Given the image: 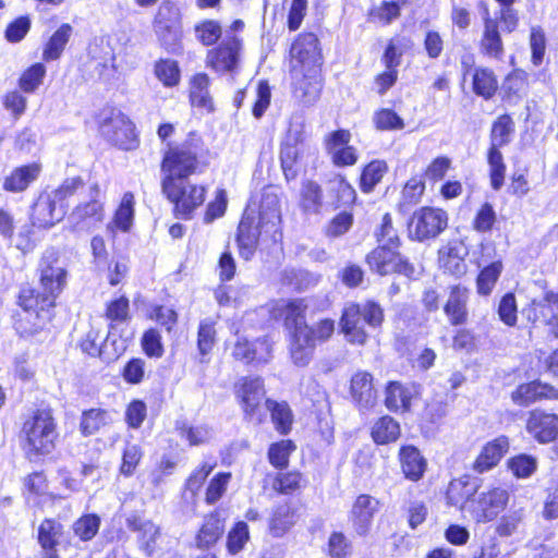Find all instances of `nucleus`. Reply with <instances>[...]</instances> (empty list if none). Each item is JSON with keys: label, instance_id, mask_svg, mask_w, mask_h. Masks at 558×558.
<instances>
[{"label": "nucleus", "instance_id": "f257e3e1", "mask_svg": "<svg viewBox=\"0 0 558 558\" xmlns=\"http://www.w3.org/2000/svg\"><path fill=\"white\" fill-rule=\"evenodd\" d=\"M39 274L41 292L26 289L20 294V305L26 315L20 322L19 329L24 336H36L45 330L51 320L56 299L66 286L68 274L54 250H47L43 254Z\"/></svg>", "mask_w": 558, "mask_h": 558}, {"label": "nucleus", "instance_id": "f03ea898", "mask_svg": "<svg viewBox=\"0 0 558 558\" xmlns=\"http://www.w3.org/2000/svg\"><path fill=\"white\" fill-rule=\"evenodd\" d=\"M384 322V310L374 302L367 301L363 304L349 303L344 306L340 319V328L348 342L352 344H365L368 335L364 325L372 328L379 327Z\"/></svg>", "mask_w": 558, "mask_h": 558}, {"label": "nucleus", "instance_id": "7ed1b4c3", "mask_svg": "<svg viewBox=\"0 0 558 558\" xmlns=\"http://www.w3.org/2000/svg\"><path fill=\"white\" fill-rule=\"evenodd\" d=\"M56 438V424L50 411L39 410L23 424V447L29 457L51 452Z\"/></svg>", "mask_w": 558, "mask_h": 558}, {"label": "nucleus", "instance_id": "20e7f679", "mask_svg": "<svg viewBox=\"0 0 558 558\" xmlns=\"http://www.w3.org/2000/svg\"><path fill=\"white\" fill-rule=\"evenodd\" d=\"M197 167V150L191 144H182L179 146L170 147L161 163V171L163 173L162 183L168 180L172 183H183L185 179L195 172Z\"/></svg>", "mask_w": 558, "mask_h": 558}, {"label": "nucleus", "instance_id": "39448f33", "mask_svg": "<svg viewBox=\"0 0 558 558\" xmlns=\"http://www.w3.org/2000/svg\"><path fill=\"white\" fill-rule=\"evenodd\" d=\"M99 132L106 141L120 149L132 150L138 146L135 126L121 111L111 110L104 114Z\"/></svg>", "mask_w": 558, "mask_h": 558}, {"label": "nucleus", "instance_id": "423d86ee", "mask_svg": "<svg viewBox=\"0 0 558 558\" xmlns=\"http://www.w3.org/2000/svg\"><path fill=\"white\" fill-rule=\"evenodd\" d=\"M448 226V215L445 210L434 207L416 209L409 222V238L424 242L437 238Z\"/></svg>", "mask_w": 558, "mask_h": 558}, {"label": "nucleus", "instance_id": "0eeeda50", "mask_svg": "<svg viewBox=\"0 0 558 558\" xmlns=\"http://www.w3.org/2000/svg\"><path fill=\"white\" fill-rule=\"evenodd\" d=\"M162 192L174 204L177 215L184 219H189L204 203L206 195L204 186L187 184L186 181L174 184L168 180L162 184Z\"/></svg>", "mask_w": 558, "mask_h": 558}, {"label": "nucleus", "instance_id": "6e6552de", "mask_svg": "<svg viewBox=\"0 0 558 558\" xmlns=\"http://www.w3.org/2000/svg\"><path fill=\"white\" fill-rule=\"evenodd\" d=\"M509 492L504 487H492L481 492L469 504V511L474 521L486 523L495 520L507 507Z\"/></svg>", "mask_w": 558, "mask_h": 558}, {"label": "nucleus", "instance_id": "1a4fd4ad", "mask_svg": "<svg viewBox=\"0 0 558 558\" xmlns=\"http://www.w3.org/2000/svg\"><path fill=\"white\" fill-rule=\"evenodd\" d=\"M154 31L159 43L169 51H175L181 39V16L171 2H162L154 21Z\"/></svg>", "mask_w": 558, "mask_h": 558}, {"label": "nucleus", "instance_id": "9d476101", "mask_svg": "<svg viewBox=\"0 0 558 558\" xmlns=\"http://www.w3.org/2000/svg\"><path fill=\"white\" fill-rule=\"evenodd\" d=\"M320 65L318 38L312 33L300 35L290 49V70L320 72Z\"/></svg>", "mask_w": 558, "mask_h": 558}, {"label": "nucleus", "instance_id": "9b49d317", "mask_svg": "<svg viewBox=\"0 0 558 558\" xmlns=\"http://www.w3.org/2000/svg\"><path fill=\"white\" fill-rule=\"evenodd\" d=\"M234 393L245 416L260 422L259 412L266 395L263 378L259 376L240 378L234 385Z\"/></svg>", "mask_w": 558, "mask_h": 558}, {"label": "nucleus", "instance_id": "f8f14e48", "mask_svg": "<svg viewBox=\"0 0 558 558\" xmlns=\"http://www.w3.org/2000/svg\"><path fill=\"white\" fill-rule=\"evenodd\" d=\"M304 141L305 129L303 122L291 121L280 149L281 166L287 178L295 175L293 170L295 163L305 151L310 150Z\"/></svg>", "mask_w": 558, "mask_h": 558}, {"label": "nucleus", "instance_id": "ddd939ff", "mask_svg": "<svg viewBox=\"0 0 558 558\" xmlns=\"http://www.w3.org/2000/svg\"><path fill=\"white\" fill-rule=\"evenodd\" d=\"M397 248L391 245H378L366 257L371 269L381 276L399 272L411 277L414 274V268L401 257Z\"/></svg>", "mask_w": 558, "mask_h": 558}, {"label": "nucleus", "instance_id": "4468645a", "mask_svg": "<svg viewBox=\"0 0 558 558\" xmlns=\"http://www.w3.org/2000/svg\"><path fill=\"white\" fill-rule=\"evenodd\" d=\"M242 43L235 37H227L218 47L208 50L206 65L218 73L234 72L240 63Z\"/></svg>", "mask_w": 558, "mask_h": 558}, {"label": "nucleus", "instance_id": "2eb2a0df", "mask_svg": "<svg viewBox=\"0 0 558 558\" xmlns=\"http://www.w3.org/2000/svg\"><path fill=\"white\" fill-rule=\"evenodd\" d=\"M258 220L260 227L269 239L277 242L281 238L280 223L281 213L279 197L275 189L268 186L263 190L258 205Z\"/></svg>", "mask_w": 558, "mask_h": 558}, {"label": "nucleus", "instance_id": "dca6fc26", "mask_svg": "<svg viewBox=\"0 0 558 558\" xmlns=\"http://www.w3.org/2000/svg\"><path fill=\"white\" fill-rule=\"evenodd\" d=\"M293 98L303 106L314 105L320 96L323 78L320 72L290 70Z\"/></svg>", "mask_w": 558, "mask_h": 558}, {"label": "nucleus", "instance_id": "f3484780", "mask_svg": "<svg viewBox=\"0 0 558 558\" xmlns=\"http://www.w3.org/2000/svg\"><path fill=\"white\" fill-rule=\"evenodd\" d=\"M89 196L90 199L88 202L80 203L69 216V220L75 228H89L104 220V201L97 184L90 187Z\"/></svg>", "mask_w": 558, "mask_h": 558}, {"label": "nucleus", "instance_id": "a211bd4d", "mask_svg": "<svg viewBox=\"0 0 558 558\" xmlns=\"http://www.w3.org/2000/svg\"><path fill=\"white\" fill-rule=\"evenodd\" d=\"M255 213V208H253L252 205H248L238 228L236 241L240 254L245 259H250L254 255L258 238L262 234L269 238V234H266L264 229L260 227V220L256 222Z\"/></svg>", "mask_w": 558, "mask_h": 558}, {"label": "nucleus", "instance_id": "6ab92c4d", "mask_svg": "<svg viewBox=\"0 0 558 558\" xmlns=\"http://www.w3.org/2000/svg\"><path fill=\"white\" fill-rule=\"evenodd\" d=\"M379 506V500L371 495L362 494L356 497L349 513V521L356 535L366 536L368 534Z\"/></svg>", "mask_w": 558, "mask_h": 558}, {"label": "nucleus", "instance_id": "aec40b11", "mask_svg": "<svg viewBox=\"0 0 558 558\" xmlns=\"http://www.w3.org/2000/svg\"><path fill=\"white\" fill-rule=\"evenodd\" d=\"M482 20L483 32L480 40V51L488 58L501 60L505 49L498 28V19L490 15L486 4L483 5Z\"/></svg>", "mask_w": 558, "mask_h": 558}, {"label": "nucleus", "instance_id": "412c9836", "mask_svg": "<svg viewBox=\"0 0 558 558\" xmlns=\"http://www.w3.org/2000/svg\"><path fill=\"white\" fill-rule=\"evenodd\" d=\"M66 214V206L60 205L49 193H43L33 206L32 225L50 228L60 222Z\"/></svg>", "mask_w": 558, "mask_h": 558}, {"label": "nucleus", "instance_id": "4be33fe9", "mask_svg": "<svg viewBox=\"0 0 558 558\" xmlns=\"http://www.w3.org/2000/svg\"><path fill=\"white\" fill-rule=\"evenodd\" d=\"M463 75H471L472 90L475 95L488 100L498 89V80L495 72L485 66L473 68V61L462 60Z\"/></svg>", "mask_w": 558, "mask_h": 558}, {"label": "nucleus", "instance_id": "5701e85b", "mask_svg": "<svg viewBox=\"0 0 558 558\" xmlns=\"http://www.w3.org/2000/svg\"><path fill=\"white\" fill-rule=\"evenodd\" d=\"M351 134L349 131L339 130L328 135L326 138V149L331 156L336 166H353L357 161L356 149L349 146Z\"/></svg>", "mask_w": 558, "mask_h": 558}, {"label": "nucleus", "instance_id": "b1692460", "mask_svg": "<svg viewBox=\"0 0 558 558\" xmlns=\"http://www.w3.org/2000/svg\"><path fill=\"white\" fill-rule=\"evenodd\" d=\"M128 526L137 534L140 548L147 556H151L159 546L161 538L160 527L153 521L136 515L128 519Z\"/></svg>", "mask_w": 558, "mask_h": 558}, {"label": "nucleus", "instance_id": "393cba45", "mask_svg": "<svg viewBox=\"0 0 558 558\" xmlns=\"http://www.w3.org/2000/svg\"><path fill=\"white\" fill-rule=\"evenodd\" d=\"M526 430L538 442H550L558 435V415L532 411L526 422Z\"/></svg>", "mask_w": 558, "mask_h": 558}, {"label": "nucleus", "instance_id": "a878e982", "mask_svg": "<svg viewBox=\"0 0 558 558\" xmlns=\"http://www.w3.org/2000/svg\"><path fill=\"white\" fill-rule=\"evenodd\" d=\"M232 355L245 363H266L271 356V344L266 338L250 342L244 337H239L233 347Z\"/></svg>", "mask_w": 558, "mask_h": 558}, {"label": "nucleus", "instance_id": "bb28decb", "mask_svg": "<svg viewBox=\"0 0 558 558\" xmlns=\"http://www.w3.org/2000/svg\"><path fill=\"white\" fill-rule=\"evenodd\" d=\"M306 304L302 299L279 300L270 308V314L275 319H281L288 328L296 330L299 326H305L304 314Z\"/></svg>", "mask_w": 558, "mask_h": 558}, {"label": "nucleus", "instance_id": "cd10ccee", "mask_svg": "<svg viewBox=\"0 0 558 558\" xmlns=\"http://www.w3.org/2000/svg\"><path fill=\"white\" fill-rule=\"evenodd\" d=\"M509 450V440L505 436L488 441L473 463V470L480 474L494 469Z\"/></svg>", "mask_w": 558, "mask_h": 558}, {"label": "nucleus", "instance_id": "c85d7f7f", "mask_svg": "<svg viewBox=\"0 0 558 558\" xmlns=\"http://www.w3.org/2000/svg\"><path fill=\"white\" fill-rule=\"evenodd\" d=\"M468 253V248L462 241H450L440 248L439 263L446 271L459 277L466 270L465 257Z\"/></svg>", "mask_w": 558, "mask_h": 558}, {"label": "nucleus", "instance_id": "c756f323", "mask_svg": "<svg viewBox=\"0 0 558 558\" xmlns=\"http://www.w3.org/2000/svg\"><path fill=\"white\" fill-rule=\"evenodd\" d=\"M558 398V390L541 381L522 384L511 393L512 401L521 407L530 405L542 399Z\"/></svg>", "mask_w": 558, "mask_h": 558}, {"label": "nucleus", "instance_id": "7c9ffc66", "mask_svg": "<svg viewBox=\"0 0 558 558\" xmlns=\"http://www.w3.org/2000/svg\"><path fill=\"white\" fill-rule=\"evenodd\" d=\"M350 392L361 409H371L376 404L377 395L372 374L360 371L351 378Z\"/></svg>", "mask_w": 558, "mask_h": 558}, {"label": "nucleus", "instance_id": "2f4dec72", "mask_svg": "<svg viewBox=\"0 0 558 558\" xmlns=\"http://www.w3.org/2000/svg\"><path fill=\"white\" fill-rule=\"evenodd\" d=\"M40 172L41 165L38 162L17 167L5 177L3 189L12 193L23 192L37 180Z\"/></svg>", "mask_w": 558, "mask_h": 558}, {"label": "nucleus", "instance_id": "473e14b6", "mask_svg": "<svg viewBox=\"0 0 558 558\" xmlns=\"http://www.w3.org/2000/svg\"><path fill=\"white\" fill-rule=\"evenodd\" d=\"M310 331L305 327H298L293 331L290 342V355L298 366H306L314 354L315 343L310 339Z\"/></svg>", "mask_w": 558, "mask_h": 558}, {"label": "nucleus", "instance_id": "72a5a7b5", "mask_svg": "<svg viewBox=\"0 0 558 558\" xmlns=\"http://www.w3.org/2000/svg\"><path fill=\"white\" fill-rule=\"evenodd\" d=\"M469 290L461 286L452 287L448 301L444 307L451 325L458 326L466 322Z\"/></svg>", "mask_w": 558, "mask_h": 558}, {"label": "nucleus", "instance_id": "f704fd0d", "mask_svg": "<svg viewBox=\"0 0 558 558\" xmlns=\"http://www.w3.org/2000/svg\"><path fill=\"white\" fill-rule=\"evenodd\" d=\"M399 459L404 476L413 482L418 481L425 470L426 460L414 446H403L399 451Z\"/></svg>", "mask_w": 558, "mask_h": 558}, {"label": "nucleus", "instance_id": "c9c22d12", "mask_svg": "<svg viewBox=\"0 0 558 558\" xmlns=\"http://www.w3.org/2000/svg\"><path fill=\"white\" fill-rule=\"evenodd\" d=\"M134 195L131 192L124 193L112 220L107 226V230L111 233L116 231L129 232L134 221Z\"/></svg>", "mask_w": 558, "mask_h": 558}, {"label": "nucleus", "instance_id": "e433bc0d", "mask_svg": "<svg viewBox=\"0 0 558 558\" xmlns=\"http://www.w3.org/2000/svg\"><path fill=\"white\" fill-rule=\"evenodd\" d=\"M414 393L413 387L391 381L386 387L385 404L390 411H409Z\"/></svg>", "mask_w": 558, "mask_h": 558}, {"label": "nucleus", "instance_id": "4c0bfd02", "mask_svg": "<svg viewBox=\"0 0 558 558\" xmlns=\"http://www.w3.org/2000/svg\"><path fill=\"white\" fill-rule=\"evenodd\" d=\"M63 537L62 525L53 520H45L38 529V541L47 558H58L57 546Z\"/></svg>", "mask_w": 558, "mask_h": 558}, {"label": "nucleus", "instance_id": "58836bf2", "mask_svg": "<svg viewBox=\"0 0 558 558\" xmlns=\"http://www.w3.org/2000/svg\"><path fill=\"white\" fill-rule=\"evenodd\" d=\"M209 83L210 81L207 74H196L191 81L190 98L193 106L213 111L214 101L208 89Z\"/></svg>", "mask_w": 558, "mask_h": 558}, {"label": "nucleus", "instance_id": "ea45409f", "mask_svg": "<svg viewBox=\"0 0 558 558\" xmlns=\"http://www.w3.org/2000/svg\"><path fill=\"white\" fill-rule=\"evenodd\" d=\"M400 436V425L390 416H383L372 427V438L378 445L396 441Z\"/></svg>", "mask_w": 558, "mask_h": 558}, {"label": "nucleus", "instance_id": "a19ab883", "mask_svg": "<svg viewBox=\"0 0 558 558\" xmlns=\"http://www.w3.org/2000/svg\"><path fill=\"white\" fill-rule=\"evenodd\" d=\"M72 34V26L62 24L50 37L43 51L45 61H52L60 58Z\"/></svg>", "mask_w": 558, "mask_h": 558}, {"label": "nucleus", "instance_id": "79ce46f5", "mask_svg": "<svg viewBox=\"0 0 558 558\" xmlns=\"http://www.w3.org/2000/svg\"><path fill=\"white\" fill-rule=\"evenodd\" d=\"M323 205V190L313 181H306L301 189L300 206L304 213L318 214Z\"/></svg>", "mask_w": 558, "mask_h": 558}, {"label": "nucleus", "instance_id": "37998d69", "mask_svg": "<svg viewBox=\"0 0 558 558\" xmlns=\"http://www.w3.org/2000/svg\"><path fill=\"white\" fill-rule=\"evenodd\" d=\"M501 147L489 145L487 162L489 166L490 185L495 191L500 190L505 182L506 165L500 151Z\"/></svg>", "mask_w": 558, "mask_h": 558}, {"label": "nucleus", "instance_id": "c03bdc74", "mask_svg": "<svg viewBox=\"0 0 558 558\" xmlns=\"http://www.w3.org/2000/svg\"><path fill=\"white\" fill-rule=\"evenodd\" d=\"M111 422V415L102 409H90L84 411L81 418V432L84 436L96 434L101 427Z\"/></svg>", "mask_w": 558, "mask_h": 558}, {"label": "nucleus", "instance_id": "a18cd8bd", "mask_svg": "<svg viewBox=\"0 0 558 558\" xmlns=\"http://www.w3.org/2000/svg\"><path fill=\"white\" fill-rule=\"evenodd\" d=\"M225 530L223 522L216 514L205 519L203 526L196 537L198 547H209L214 545L222 535Z\"/></svg>", "mask_w": 558, "mask_h": 558}, {"label": "nucleus", "instance_id": "49530a36", "mask_svg": "<svg viewBox=\"0 0 558 558\" xmlns=\"http://www.w3.org/2000/svg\"><path fill=\"white\" fill-rule=\"evenodd\" d=\"M296 521V514L289 505H281L275 510L271 521L270 530L275 536L283 535L290 530Z\"/></svg>", "mask_w": 558, "mask_h": 558}, {"label": "nucleus", "instance_id": "de8ad7c7", "mask_svg": "<svg viewBox=\"0 0 558 558\" xmlns=\"http://www.w3.org/2000/svg\"><path fill=\"white\" fill-rule=\"evenodd\" d=\"M514 131V123L510 116L504 114L493 123L490 131V145L504 147L510 143Z\"/></svg>", "mask_w": 558, "mask_h": 558}, {"label": "nucleus", "instance_id": "09e8293b", "mask_svg": "<svg viewBox=\"0 0 558 558\" xmlns=\"http://www.w3.org/2000/svg\"><path fill=\"white\" fill-rule=\"evenodd\" d=\"M388 167L384 160H373L371 161L364 169L361 174V189L365 193H369L373 191L375 185H377L385 173L387 172Z\"/></svg>", "mask_w": 558, "mask_h": 558}, {"label": "nucleus", "instance_id": "8fccbe9b", "mask_svg": "<svg viewBox=\"0 0 558 558\" xmlns=\"http://www.w3.org/2000/svg\"><path fill=\"white\" fill-rule=\"evenodd\" d=\"M266 408L270 411L271 420L276 428L286 434L292 424V413L287 402H276L270 399L266 400Z\"/></svg>", "mask_w": 558, "mask_h": 558}, {"label": "nucleus", "instance_id": "3c124183", "mask_svg": "<svg viewBox=\"0 0 558 558\" xmlns=\"http://www.w3.org/2000/svg\"><path fill=\"white\" fill-rule=\"evenodd\" d=\"M502 271L501 262H494L485 267L476 280L477 292L481 295H489Z\"/></svg>", "mask_w": 558, "mask_h": 558}, {"label": "nucleus", "instance_id": "603ef678", "mask_svg": "<svg viewBox=\"0 0 558 558\" xmlns=\"http://www.w3.org/2000/svg\"><path fill=\"white\" fill-rule=\"evenodd\" d=\"M181 438H185L191 446H199L211 438V430L207 425L190 426L184 422L177 423Z\"/></svg>", "mask_w": 558, "mask_h": 558}, {"label": "nucleus", "instance_id": "864d4df0", "mask_svg": "<svg viewBox=\"0 0 558 558\" xmlns=\"http://www.w3.org/2000/svg\"><path fill=\"white\" fill-rule=\"evenodd\" d=\"M154 72L156 77L167 87H172L180 82V70L175 61L161 59L156 62Z\"/></svg>", "mask_w": 558, "mask_h": 558}, {"label": "nucleus", "instance_id": "5fc2aeb1", "mask_svg": "<svg viewBox=\"0 0 558 558\" xmlns=\"http://www.w3.org/2000/svg\"><path fill=\"white\" fill-rule=\"evenodd\" d=\"M45 75L46 66L43 63H35L22 73L19 86L25 93H34L43 84Z\"/></svg>", "mask_w": 558, "mask_h": 558}, {"label": "nucleus", "instance_id": "6e6d98bb", "mask_svg": "<svg viewBox=\"0 0 558 558\" xmlns=\"http://www.w3.org/2000/svg\"><path fill=\"white\" fill-rule=\"evenodd\" d=\"M215 466V463L203 462L198 468H196L191 473L185 483V498L187 497V494L191 495L192 499L198 494V492L204 485V482L206 481L207 476L211 473Z\"/></svg>", "mask_w": 558, "mask_h": 558}, {"label": "nucleus", "instance_id": "4d7b16f0", "mask_svg": "<svg viewBox=\"0 0 558 558\" xmlns=\"http://www.w3.org/2000/svg\"><path fill=\"white\" fill-rule=\"evenodd\" d=\"M215 320L205 318L201 320L197 332V348L202 355L208 354L216 342Z\"/></svg>", "mask_w": 558, "mask_h": 558}, {"label": "nucleus", "instance_id": "13d9d810", "mask_svg": "<svg viewBox=\"0 0 558 558\" xmlns=\"http://www.w3.org/2000/svg\"><path fill=\"white\" fill-rule=\"evenodd\" d=\"M352 551V542L342 532L330 534L327 544V553L330 558H349Z\"/></svg>", "mask_w": 558, "mask_h": 558}, {"label": "nucleus", "instance_id": "bf43d9fd", "mask_svg": "<svg viewBox=\"0 0 558 558\" xmlns=\"http://www.w3.org/2000/svg\"><path fill=\"white\" fill-rule=\"evenodd\" d=\"M221 26L218 22L207 20L195 26L196 38L205 46H211L221 37Z\"/></svg>", "mask_w": 558, "mask_h": 558}, {"label": "nucleus", "instance_id": "052dcab7", "mask_svg": "<svg viewBox=\"0 0 558 558\" xmlns=\"http://www.w3.org/2000/svg\"><path fill=\"white\" fill-rule=\"evenodd\" d=\"M100 519L96 514H86L75 521L73 530L82 541L92 539L98 532Z\"/></svg>", "mask_w": 558, "mask_h": 558}, {"label": "nucleus", "instance_id": "680f3d73", "mask_svg": "<svg viewBox=\"0 0 558 558\" xmlns=\"http://www.w3.org/2000/svg\"><path fill=\"white\" fill-rule=\"evenodd\" d=\"M295 449L291 440H281L272 444L268 451L269 462L276 468H284L288 465L289 457Z\"/></svg>", "mask_w": 558, "mask_h": 558}, {"label": "nucleus", "instance_id": "e2e57ef3", "mask_svg": "<svg viewBox=\"0 0 558 558\" xmlns=\"http://www.w3.org/2000/svg\"><path fill=\"white\" fill-rule=\"evenodd\" d=\"M373 121L376 128L381 131L402 130L404 128L402 118L391 109L378 110L374 114Z\"/></svg>", "mask_w": 558, "mask_h": 558}, {"label": "nucleus", "instance_id": "0e129e2a", "mask_svg": "<svg viewBox=\"0 0 558 558\" xmlns=\"http://www.w3.org/2000/svg\"><path fill=\"white\" fill-rule=\"evenodd\" d=\"M230 478V473H218L210 480L206 489L205 497L207 504L213 505L223 496V494L227 490Z\"/></svg>", "mask_w": 558, "mask_h": 558}, {"label": "nucleus", "instance_id": "69168bd1", "mask_svg": "<svg viewBox=\"0 0 558 558\" xmlns=\"http://www.w3.org/2000/svg\"><path fill=\"white\" fill-rule=\"evenodd\" d=\"M250 538L248 526L245 522H238L229 532L227 547L231 554L241 551Z\"/></svg>", "mask_w": 558, "mask_h": 558}, {"label": "nucleus", "instance_id": "338daca9", "mask_svg": "<svg viewBox=\"0 0 558 558\" xmlns=\"http://www.w3.org/2000/svg\"><path fill=\"white\" fill-rule=\"evenodd\" d=\"M508 465L517 477L525 478L535 472L537 463L531 456L521 454L509 460Z\"/></svg>", "mask_w": 558, "mask_h": 558}, {"label": "nucleus", "instance_id": "774afa93", "mask_svg": "<svg viewBox=\"0 0 558 558\" xmlns=\"http://www.w3.org/2000/svg\"><path fill=\"white\" fill-rule=\"evenodd\" d=\"M452 161L447 156H438L430 161L424 172V178L430 182H437L445 178L451 168Z\"/></svg>", "mask_w": 558, "mask_h": 558}]
</instances>
